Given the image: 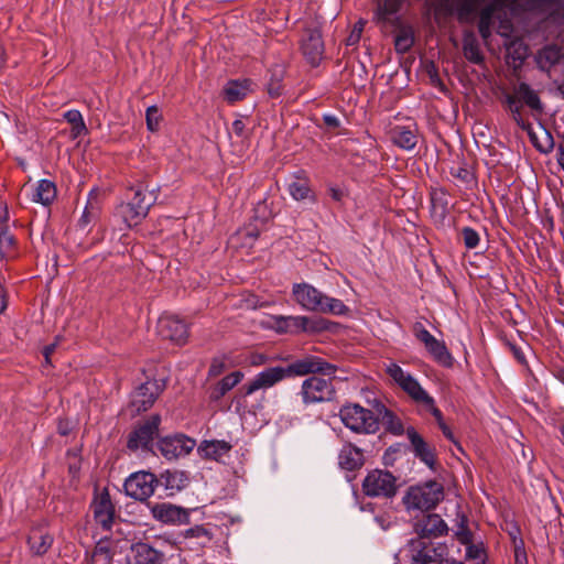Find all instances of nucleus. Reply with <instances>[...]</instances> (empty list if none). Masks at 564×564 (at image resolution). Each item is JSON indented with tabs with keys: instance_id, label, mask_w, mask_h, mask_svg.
<instances>
[{
	"instance_id": "1",
	"label": "nucleus",
	"mask_w": 564,
	"mask_h": 564,
	"mask_svg": "<svg viewBox=\"0 0 564 564\" xmlns=\"http://www.w3.org/2000/svg\"><path fill=\"white\" fill-rule=\"evenodd\" d=\"M292 293L295 301L307 311L330 315L349 313L341 300L328 296L308 283L294 284Z\"/></svg>"
},
{
	"instance_id": "2",
	"label": "nucleus",
	"mask_w": 564,
	"mask_h": 564,
	"mask_svg": "<svg viewBox=\"0 0 564 564\" xmlns=\"http://www.w3.org/2000/svg\"><path fill=\"white\" fill-rule=\"evenodd\" d=\"M444 499V487L435 480L410 486L402 502L406 511H430Z\"/></svg>"
},
{
	"instance_id": "3",
	"label": "nucleus",
	"mask_w": 564,
	"mask_h": 564,
	"mask_svg": "<svg viewBox=\"0 0 564 564\" xmlns=\"http://www.w3.org/2000/svg\"><path fill=\"white\" fill-rule=\"evenodd\" d=\"M158 188L151 191L138 187L133 197L128 203H122L116 208V216L120 217L126 228L139 225L149 214L151 206L158 199Z\"/></svg>"
},
{
	"instance_id": "4",
	"label": "nucleus",
	"mask_w": 564,
	"mask_h": 564,
	"mask_svg": "<svg viewBox=\"0 0 564 564\" xmlns=\"http://www.w3.org/2000/svg\"><path fill=\"white\" fill-rule=\"evenodd\" d=\"M343 424L358 434H373L379 430V420L369 409L350 403L339 410Z\"/></svg>"
},
{
	"instance_id": "5",
	"label": "nucleus",
	"mask_w": 564,
	"mask_h": 564,
	"mask_svg": "<svg viewBox=\"0 0 564 564\" xmlns=\"http://www.w3.org/2000/svg\"><path fill=\"white\" fill-rule=\"evenodd\" d=\"M395 477L386 470L373 469L362 481V490L369 497H392L397 492Z\"/></svg>"
},
{
	"instance_id": "6",
	"label": "nucleus",
	"mask_w": 564,
	"mask_h": 564,
	"mask_svg": "<svg viewBox=\"0 0 564 564\" xmlns=\"http://www.w3.org/2000/svg\"><path fill=\"white\" fill-rule=\"evenodd\" d=\"M335 393L330 380L311 376L302 382L301 398L304 404H314L329 401Z\"/></svg>"
},
{
	"instance_id": "7",
	"label": "nucleus",
	"mask_w": 564,
	"mask_h": 564,
	"mask_svg": "<svg viewBox=\"0 0 564 564\" xmlns=\"http://www.w3.org/2000/svg\"><path fill=\"white\" fill-rule=\"evenodd\" d=\"M284 371L288 378L303 377L314 373L334 375L336 367L329 362L324 361L322 358L316 356H306L302 359H297L284 367Z\"/></svg>"
},
{
	"instance_id": "8",
	"label": "nucleus",
	"mask_w": 564,
	"mask_h": 564,
	"mask_svg": "<svg viewBox=\"0 0 564 564\" xmlns=\"http://www.w3.org/2000/svg\"><path fill=\"white\" fill-rule=\"evenodd\" d=\"M164 390L161 380L151 379L141 384L131 395L130 406L135 413L150 409Z\"/></svg>"
},
{
	"instance_id": "9",
	"label": "nucleus",
	"mask_w": 564,
	"mask_h": 564,
	"mask_svg": "<svg viewBox=\"0 0 564 564\" xmlns=\"http://www.w3.org/2000/svg\"><path fill=\"white\" fill-rule=\"evenodd\" d=\"M155 476L147 471L132 474L124 482V490L128 496L137 500H145L154 492Z\"/></svg>"
},
{
	"instance_id": "10",
	"label": "nucleus",
	"mask_w": 564,
	"mask_h": 564,
	"mask_svg": "<svg viewBox=\"0 0 564 564\" xmlns=\"http://www.w3.org/2000/svg\"><path fill=\"white\" fill-rule=\"evenodd\" d=\"M194 440L184 435H174L162 438L159 442V451L167 460L186 456L195 447Z\"/></svg>"
},
{
	"instance_id": "11",
	"label": "nucleus",
	"mask_w": 564,
	"mask_h": 564,
	"mask_svg": "<svg viewBox=\"0 0 564 564\" xmlns=\"http://www.w3.org/2000/svg\"><path fill=\"white\" fill-rule=\"evenodd\" d=\"M415 335L424 344L431 356L441 365L451 367L453 357L448 352L445 344L431 335L426 329L422 328L419 324L415 325Z\"/></svg>"
},
{
	"instance_id": "12",
	"label": "nucleus",
	"mask_w": 564,
	"mask_h": 564,
	"mask_svg": "<svg viewBox=\"0 0 564 564\" xmlns=\"http://www.w3.org/2000/svg\"><path fill=\"white\" fill-rule=\"evenodd\" d=\"M286 379L284 367H271L259 372L252 380L243 386L245 393L250 395L258 390L272 388L276 383Z\"/></svg>"
},
{
	"instance_id": "13",
	"label": "nucleus",
	"mask_w": 564,
	"mask_h": 564,
	"mask_svg": "<svg viewBox=\"0 0 564 564\" xmlns=\"http://www.w3.org/2000/svg\"><path fill=\"white\" fill-rule=\"evenodd\" d=\"M151 514L155 520L164 524L178 525L188 522L187 510L170 502L153 505L151 507Z\"/></svg>"
},
{
	"instance_id": "14",
	"label": "nucleus",
	"mask_w": 564,
	"mask_h": 564,
	"mask_svg": "<svg viewBox=\"0 0 564 564\" xmlns=\"http://www.w3.org/2000/svg\"><path fill=\"white\" fill-rule=\"evenodd\" d=\"M155 328L162 338L178 345L184 344L188 336L185 319H156Z\"/></svg>"
},
{
	"instance_id": "15",
	"label": "nucleus",
	"mask_w": 564,
	"mask_h": 564,
	"mask_svg": "<svg viewBox=\"0 0 564 564\" xmlns=\"http://www.w3.org/2000/svg\"><path fill=\"white\" fill-rule=\"evenodd\" d=\"M302 51L308 63L316 66L324 53V43L318 29H307L302 41Z\"/></svg>"
},
{
	"instance_id": "16",
	"label": "nucleus",
	"mask_w": 564,
	"mask_h": 564,
	"mask_svg": "<svg viewBox=\"0 0 564 564\" xmlns=\"http://www.w3.org/2000/svg\"><path fill=\"white\" fill-rule=\"evenodd\" d=\"M447 524L436 513H430L414 524V531L421 538H438L447 533Z\"/></svg>"
},
{
	"instance_id": "17",
	"label": "nucleus",
	"mask_w": 564,
	"mask_h": 564,
	"mask_svg": "<svg viewBox=\"0 0 564 564\" xmlns=\"http://www.w3.org/2000/svg\"><path fill=\"white\" fill-rule=\"evenodd\" d=\"M159 424L160 417L152 416L130 435L128 446L132 449L147 447L156 435Z\"/></svg>"
},
{
	"instance_id": "18",
	"label": "nucleus",
	"mask_w": 564,
	"mask_h": 564,
	"mask_svg": "<svg viewBox=\"0 0 564 564\" xmlns=\"http://www.w3.org/2000/svg\"><path fill=\"white\" fill-rule=\"evenodd\" d=\"M391 141L398 148L412 151L419 140L417 128L415 124L412 126H395L391 129Z\"/></svg>"
},
{
	"instance_id": "19",
	"label": "nucleus",
	"mask_w": 564,
	"mask_h": 564,
	"mask_svg": "<svg viewBox=\"0 0 564 564\" xmlns=\"http://www.w3.org/2000/svg\"><path fill=\"white\" fill-rule=\"evenodd\" d=\"M365 464V457L362 451L352 445L345 444L338 454V465L345 470H357Z\"/></svg>"
},
{
	"instance_id": "20",
	"label": "nucleus",
	"mask_w": 564,
	"mask_h": 564,
	"mask_svg": "<svg viewBox=\"0 0 564 564\" xmlns=\"http://www.w3.org/2000/svg\"><path fill=\"white\" fill-rule=\"evenodd\" d=\"M134 564H162L163 554L147 543H135L131 546Z\"/></svg>"
},
{
	"instance_id": "21",
	"label": "nucleus",
	"mask_w": 564,
	"mask_h": 564,
	"mask_svg": "<svg viewBox=\"0 0 564 564\" xmlns=\"http://www.w3.org/2000/svg\"><path fill=\"white\" fill-rule=\"evenodd\" d=\"M564 57L561 46L549 44L542 47L535 56L536 64L542 70H547Z\"/></svg>"
},
{
	"instance_id": "22",
	"label": "nucleus",
	"mask_w": 564,
	"mask_h": 564,
	"mask_svg": "<svg viewBox=\"0 0 564 564\" xmlns=\"http://www.w3.org/2000/svg\"><path fill=\"white\" fill-rule=\"evenodd\" d=\"M94 513L97 522L104 528H109L111 525L113 519V507L107 494L100 495V497L94 502Z\"/></svg>"
},
{
	"instance_id": "23",
	"label": "nucleus",
	"mask_w": 564,
	"mask_h": 564,
	"mask_svg": "<svg viewBox=\"0 0 564 564\" xmlns=\"http://www.w3.org/2000/svg\"><path fill=\"white\" fill-rule=\"evenodd\" d=\"M432 215L443 220L449 213V195L443 188H435L431 192Z\"/></svg>"
},
{
	"instance_id": "24",
	"label": "nucleus",
	"mask_w": 564,
	"mask_h": 564,
	"mask_svg": "<svg viewBox=\"0 0 564 564\" xmlns=\"http://www.w3.org/2000/svg\"><path fill=\"white\" fill-rule=\"evenodd\" d=\"M56 197L55 184L48 180H41L32 191L31 200L44 206L50 205Z\"/></svg>"
},
{
	"instance_id": "25",
	"label": "nucleus",
	"mask_w": 564,
	"mask_h": 564,
	"mask_svg": "<svg viewBox=\"0 0 564 564\" xmlns=\"http://www.w3.org/2000/svg\"><path fill=\"white\" fill-rule=\"evenodd\" d=\"M464 56L473 64L480 65L484 63V54L480 50L479 42L473 32H466L463 37Z\"/></svg>"
},
{
	"instance_id": "26",
	"label": "nucleus",
	"mask_w": 564,
	"mask_h": 564,
	"mask_svg": "<svg viewBox=\"0 0 564 564\" xmlns=\"http://www.w3.org/2000/svg\"><path fill=\"white\" fill-rule=\"evenodd\" d=\"M231 446L225 441H205L198 447L199 454L209 459L218 460L230 451Z\"/></svg>"
},
{
	"instance_id": "27",
	"label": "nucleus",
	"mask_w": 564,
	"mask_h": 564,
	"mask_svg": "<svg viewBox=\"0 0 564 564\" xmlns=\"http://www.w3.org/2000/svg\"><path fill=\"white\" fill-rule=\"evenodd\" d=\"M99 214H100V205L97 200V193L91 191L89 193L87 205H86L80 218L78 219L77 226L82 230H86L87 227L94 220H96L98 218Z\"/></svg>"
},
{
	"instance_id": "28",
	"label": "nucleus",
	"mask_w": 564,
	"mask_h": 564,
	"mask_svg": "<svg viewBox=\"0 0 564 564\" xmlns=\"http://www.w3.org/2000/svg\"><path fill=\"white\" fill-rule=\"evenodd\" d=\"M250 93V82L231 80L224 87V95L228 102L232 104L243 99Z\"/></svg>"
},
{
	"instance_id": "29",
	"label": "nucleus",
	"mask_w": 564,
	"mask_h": 564,
	"mask_svg": "<svg viewBox=\"0 0 564 564\" xmlns=\"http://www.w3.org/2000/svg\"><path fill=\"white\" fill-rule=\"evenodd\" d=\"M161 481L165 489L169 490L170 495H174L186 487L187 477L183 471L166 470L161 475Z\"/></svg>"
},
{
	"instance_id": "30",
	"label": "nucleus",
	"mask_w": 564,
	"mask_h": 564,
	"mask_svg": "<svg viewBox=\"0 0 564 564\" xmlns=\"http://www.w3.org/2000/svg\"><path fill=\"white\" fill-rule=\"evenodd\" d=\"M401 3L402 0H377L375 21L377 23L388 22L399 11Z\"/></svg>"
},
{
	"instance_id": "31",
	"label": "nucleus",
	"mask_w": 564,
	"mask_h": 564,
	"mask_svg": "<svg viewBox=\"0 0 564 564\" xmlns=\"http://www.w3.org/2000/svg\"><path fill=\"white\" fill-rule=\"evenodd\" d=\"M399 386L414 400L425 404H432V398L423 390L420 383L409 373Z\"/></svg>"
},
{
	"instance_id": "32",
	"label": "nucleus",
	"mask_w": 564,
	"mask_h": 564,
	"mask_svg": "<svg viewBox=\"0 0 564 564\" xmlns=\"http://www.w3.org/2000/svg\"><path fill=\"white\" fill-rule=\"evenodd\" d=\"M399 386L414 400L425 404H432V398L423 390L420 383L409 373Z\"/></svg>"
},
{
	"instance_id": "33",
	"label": "nucleus",
	"mask_w": 564,
	"mask_h": 564,
	"mask_svg": "<svg viewBox=\"0 0 564 564\" xmlns=\"http://www.w3.org/2000/svg\"><path fill=\"white\" fill-rule=\"evenodd\" d=\"M399 386L414 400L425 404H432V398L423 390L420 383L409 373Z\"/></svg>"
},
{
	"instance_id": "34",
	"label": "nucleus",
	"mask_w": 564,
	"mask_h": 564,
	"mask_svg": "<svg viewBox=\"0 0 564 564\" xmlns=\"http://www.w3.org/2000/svg\"><path fill=\"white\" fill-rule=\"evenodd\" d=\"M399 386L414 400L425 404H432V398L423 390L420 383L409 373Z\"/></svg>"
},
{
	"instance_id": "35",
	"label": "nucleus",
	"mask_w": 564,
	"mask_h": 564,
	"mask_svg": "<svg viewBox=\"0 0 564 564\" xmlns=\"http://www.w3.org/2000/svg\"><path fill=\"white\" fill-rule=\"evenodd\" d=\"M52 538L40 529L33 530L29 535V545L34 554H44L52 544Z\"/></svg>"
},
{
	"instance_id": "36",
	"label": "nucleus",
	"mask_w": 564,
	"mask_h": 564,
	"mask_svg": "<svg viewBox=\"0 0 564 564\" xmlns=\"http://www.w3.org/2000/svg\"><path fill=\"white\" fill-rule=\"evenodd\" d=\"M408 437L411 441L416 455L429 466H432L434 463V457L430 449L427 448L423 438L415 432L414 429H408L406 431Z\"/></svg>"
},
{
	"instance_id": "37",
	"label": "nucleus",
	"mask_w": 564,
	"mask_h": 564,
	"mask_svg": "<svg viewBox=\"0 0 564 564\" xmlns=\"http://www.w3.org/2000/svg\"><path fill=\"white\" fill-rule=\"evenodd\" d=\"M518 99L522 100L528 107L533 110H541L542 105L538 94L525 83H521L516 88V95Z\"/></svg>"
},
{
	"instance_id": "38",
	"label": "nucleus",
	"mask_w": 564,
	"mask_h": 564,
	"mask_svg": "<svg viewBox=\"0 0 564 564\" xmlns=\"http://www.w3.org/2000/svg\"><path fill=\"white\" fill-rule=\"evenodd\" d=\"M299 333L315 334L323 330H330L334 326L328 319H294Z\"/></svg>"
},
{
	"instance_id": "39",
	"label": "nucleus",
	"mask_w": 564,
	"mask_h": 564,
	"mask_svg": "<svg viewBox=\"0 0 564 564\" xmlns=\"http://www.w3.org/2000/svg\"><path fill=\"white\" fill-rule=\"evenodd\" d=\"M17 257L15 238L9 230L0 232V258L11 260Z\"/></svg>"
},
{
	"instance_id": "40",
	"label": "nucleus",
	"mask_w": 564,
	"mask_h": 564,
	"mask_svg": "<svg viewBox=\"0 0 564 564\" xmlns=\"http://www.w3.org/2000/svg\"><path fill=\"white\" fill-rule=\"evenodd\" d=\"M262 327L272 329L276 334H299L294 319H264Z\"/></svg>"
},
{
	"instance_id": "41",
	"label": "nucleus",
	"mask_w": 564,
	"mask_h": 564,
	"mask_svg": "<svg viewBox=\"0 0 564 564\" xmlns=\"http://www.w3.org/2000/svg\"><path fill=\"white\" fill-rule=\"evenodd\" d=\"M64 119L72 124L73 138H78L87 133V127L80 111L70 109L64 113Z\"/></svg>"
},
{
	"instance_id": "42",
	"label": "nucleus",
	"mask_w": 564,
	"mask_h": 564,
	"mask_svg": "<svg viewBox=\"0 0 564 564\" xmlns=\"http://www.w3.org/2000/svg\"><path fill=\"white\" fill-rule=\"evenodd\" d=\"M503 102L507 105L508 109L512 115V119L523 130H529L530 124H528L521 115V105L519 99L514 95L505 94Z\"/></svg>"
},
{
	"instance_id": "43",
	"label": "nucleus",
	"mask_w": 564,
	"mask_h": 564,
	"mask_svg": "<svg viewBox=\"0 0 564 564\" xmlns=\"http://www.w3.org/2000/svg\"><path fill=\"white\" fill-rule=\"evenodd\" d=\"M242 378L243 373L241 371H234L224 377L215 388L216 397L219 398L225 395L228 391L236 387L242 380Z\"/></svg>"
},
{
	"instance_id": "44",
	"label": "nucleus",
	"mask_w": 564,
	"mask_h": 564,
	"mask_svg": "<svg viewBox=\"0 0 564 564\" xmlns=\"http://www.w3.org/2000/svg\"><path fill=\"white\" fill-rule=\"evenodd\" d=\"M289 193L295 200H314L312 191L305 181H296L289 184Z\"/></svg>"
},
{
	"instance_id": "45",
	"label": "nucleus",
	"mask_w": 564,
	"mask_h": 564,
	"mask_svg": "<svg viewBox=\"0 0 564 564\" xmlns=\"http://www.w3.org/2000/svg\"><path fill=\"white\" fill-rule=\"evenodd\" d=\"M382 421L386 425L387 430L395 435H401L403 433V425L397 416L393 415L392 412L383 409Z\"/></svg>"
},
{
	"instance_id": "46",
	"label": "nucleus",
	"mask_w": 564,
	"mask_h": 564,
	"mask_svg": "<svg viewBox=\"0 0 564 564\" xmlns=\"http://www.w3.org/2000/svg\"><path fill=\"white\" fill-rule=\"evenodd\" d=\"M147 127L150 131L154 132L159 130L161 122V113L156 106H150L145 111Z\"/></svg>"
},
{
	"instance_id": "47",
	"label": "nucleus",
	"mask_w": 564,
	"mask_h": 564,
	"mask_svg": "<svg viewBox=\"0 0 564 564\" xmlns=\"http://www.w3.org/2000/svg\"><path fill=\"white\" fill-rule=\"evenodd\" d=\"M462 238L467 249H475L480 242L479 234L470 227H464L462 229Z\"/></svg>"
},
{
	"instance_id": "48",
	"label": "nucleus",
	"mask_w": 564,
	"mask_h": 564,
	"mask_svg": "<svg viewBox=\"0 0 564 564\" xmlns=\"http://www.w3.org/2000/svg\"><path fill=\"white\" fill-rule=\"evenodd\" d=\"M185 538L198 539L202 545H205L212 540L209 532L204 527L200 525H196L194 528L186 530Z\"/></svg>"
},
{
	"instance_id": "49",
	"label": "nucleus",
	"mask_w": 564,
	"mask_h": 564,
	"mask_svg": "<svg viewBox=\"0 0 564 564\" xmlns=\"http://www.w3.org/2000/svg\"><path fill=\"white\" fill-rule=\"evenodd\" d=\"M466 558L475 561V564H485V552L479 545L467 544Z\"/></svg>"
},
{
	"instance_id": "50",
	"label": "nucleus",
	"mask_w": 564,
	"mask_h": 564,
	"mask_svg": "<svg viewBox=\"0 0 564 564\" xmlns=\"http://www.w3.org/2000/svg\"><path fill=\"white\" fill-rule=\"evenodd\" d=\"M386 370L389 373V376L394 380V382L398 384L401 381H403L405 379V377L409 375L400 366H398L397 364H393V362L389 364L387 366Z\"/></svg>"
},
{
	"instance_id": "51",
	"label": "nucleus",
	"mask_w": 564,
	"mask_h": 564,
	"mask_svg": "<svg viewBox=\"0 0 564 564\" xmlns=\"http://www.w3.org/2000/svg\"><path fill=\"white\" fill-rule=\"evenodd\" d=\"M413 43V39L408 33H401L395 37L394 45L398 52H406Z\"/></svg>"
},
{
	"instance_id": "52",
	"label": "nucleus",
	"mask_w": 564,
	"mask_h": 564,
	"mask_svg": "<svg viewBox=\"0 0 564 564\" xmlns=\"http://www.w3.org/2000/svg\"><path fill=\"white\" fill-rule=\"evenodd\" d=\"M451 174L455 178H458L466 184L473 182V180H474L473 173L470 172L469 169H467L465 166L453 167L451 171Z\"/></svg>"
},
{
	"instance_id": "53",
	"label": "nucleus",
	"mask_w": 564,
	"mask_h": 564,
	"mask_svg": "<svg viewBox=\"0 0 564 564\" xmlns=\"http://www.w3.org/2000/svg\"><path fill=\"white\" fill-rule=\"evenodd\" d=\"M93 557L95 561L110 562L111 554H110L107 545L102 542H99L95 547Z\"/></svg>"
},
{
	"instance_id": "54",
	"label": "nucleus",
	"mask_w": 564,
	"mask_h": 564,
	"mask_svg": "<svg viewBox=\"0 0 564 564\" xmlns=\"http://www.w3.org/2000/svg\"><path fill=\"white\" fill-rule=\"evenodd\" d=\"M263 304L259 302L258 297L253 294L243 295L239 301V306L246 310H254Z\"/></svg>"
},
{
	"instance_id": "55",
	"label": "nucleus",
	"mask_w": 564,
	"mask_h": 564,
	"mask_svg": "<svg viewBox=\"0 0 564 564\" xmlns=\"http://www.w3.org/2000/svg\"><path fill=\"white\" fill-rule=\"evenodd\" d=\"M455 534H456L457 539L463 544H469L470 543L471 534H470L469 530L466 528L465 518L464 517H462L458 530L456 531Z\"/></svg>"
},
{
	"instance_id": "56",
	"label": "nucleus",
	"mask_w": 564,
	"mask_h": 564,
	"mask_svg": "<svg viewBox=\"0 0 564 564\" xmlns=\"http://www.w3.org/2000/svg\"><path fill=\"white\" fill-rule=\"evenodd\" d=\"M226 368L224 358H214L209 367V375L213 377L219 376Z\"/></svg>"
},
{
	"instance_id": "57",
	"label": "nucleus",
	"mask_w": 564,
	"mask_h": 564,
	"mask_svg": "<svg viewBox=\"0 0 564 564\" xmlns=\"http://www.w3.org/2000/svg\"><path fill=\"white\" fill-rule=\"evenodd\" d=\"M362 28H364V23H361V22H359L358 24L355 25L354 30L351 31L350 35L347 39L348 45H354L359 41L361 32H362Z\"/></svg>"
},
{
	"instance_id": "58",
	"label": "nucleus",
	"mask_w": 564,
	"mask_h": 564,
	"mask_svg": "<svg viewBox=\"0 0 564 564\" xmlns=\"http://www.w3.org/2000/svg\"><path fill=\"white\" fill-rule=\"evenodd\" d=\"M323 121L330 129H336L340 126L339 118L333 113H325L323 116Z\"/></svg>"
},
{
	"instance_id": "59",
	"label": "nucleus",
	"mask_w": 564,
	"mask_h": 564,
	"mask_svg": "<svg viewBox=\"0 0 564 564\" xmlns=\"http://www.w3.org/2000/svg\"><path fill=\"white\" fill-rule=\"evenodd\" d=\"M328 193L335 202H341L345 196V192L338 187H329Z\"/></svg>"
},
{
	"instance_id": "60",
	"label": "nucleus",
	"mask_w": 564,
	"mask_h": 564,
	"mask_svg": "<svg viewBox=\"0 0 564 564\" xmlns=\"http://www.w3.org/2000/svg\"><path fill=\"white\" fill-rule=\"evenodd\" d=\"M511 30V24L508 21H501L497 32L502 36H509Z\"/></svg>"
},
{
	"instance_id": "61",
	"label": "nucleus",
	"mask_w": 564,
	"mask_h": 564,
	"mask_svg": "<svg viewBox=\"0 0 564 564\" xmlns=\"http://www.w3.org/2000/svg\"><path fill=\"white\" fill-rule=\"evenodd\" d=\"M7 307V292L2 282L0 281V314L4 312Z\"/></svg>"
},
{
	"instance_id": "62",
	"label": "nucleus",
	"mask_w": 564,
	"mask_h": 564,
	"mask_svg": "<svg viewBox=\"0 0 564 564\" xmlns=\"http://www.w3.org/2000/svg\"><path fill=\"white\" fill-rule=\"evenodd\" d=\"M232 131L237 134V135H241L243 133V130H245V123L241 119H237L232 122V127H231Z\"/></svg>"
},
{
	"instance_id": "63",
	"label": "nucleus",
	"mask_w": 564,
	"mask_h": 564,
	"mask_svg": "<svg viewBox=\"0 0 564 564\" xmlns=\"http://www.w3.org/2000/svg\"><path fill=\"white\" fill-rule=\"evenodd\" d=\"M429 408H430V411L431 413L434 415V417L437 420L438 424L441 425V423H444L443 422V419H442V413L441 411L434 405V400L432 399V404H427Z\"/></svg>"
},
{
	"instance_id": "64",
	"label": "nucleus",
	"mask_w": 564,
	"mask_h": 564,
	"mask_svg": "<svg viewBox=\"0 0 564 564\" xmlns=\"http://www.w3.org/2000/svg\"><path fill=\"white\" fill-rule=\"evenodd\" d=\"M56 340H58V338H56ZM56 344L57 341L46 346L44 349H43V355L45 357V362L46 364H50V356L51 354H53V351L55 350V347H56Z\"/></svg>"
}]
</instances>
